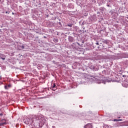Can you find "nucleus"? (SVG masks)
Returning a JSON list of instances; mask_svg holds the SVG:
<instances>
[{"label":"nucleus","instance_id":"f257e3e1","mask_svg":"<svg viewBox=\"0 0 128 128\" xmlns=\"http://www.w3.org/2000/svg\"><path fill=\"white\" fill-rule=\"evenodd\" d=\"M39 120L40 117H38V116L32 115L31 118L24 119V122H25L26 124L32 125L34 124V120Z\"/></svg>","mask_w":128,"mask_h":128},{"label":"nucleus","instance_id":"f03ea898","mask_svg":"<svg viewBox=\"0 0 128 128\" xmlns=\"http://www.w3.org/2000/svg\"><path fill=\"white\" fill-rule=\"evenodd\" d=\"M91 68L92 70H95V71L98 70H100V68L96 65L91 66Z\"/></svg>","mask_w":128,"mask_h":128},{"label":"nucleus","instance_id":"7ed1b4c3","mask_svg":"<svg viewBox=\"0 0 128 128\" xmlns=\"http://www.w3.org/2000/svg\"><path fill=\"white\" fill-rule=\"evenodd\" d=\"M4 124H6V120L5 119L0 120V126H4Z\"/></svg>","mask_w":128,"mask_h":128},{"label":"nucleus","instance_id":"20e7f679","mask_svg":"<svg viewBox=\"0 0 128 128\" xmlns=\"http://www.w3.org/2000/svg\"><path fill=\"white\" fill-rule=\"evenodd\" d=\"M96 80L97 82V84H106V80H104V79H102L100 80H96Z\"/></svg>","mask_w":128,"mask_h":128},{"label":"nucleus","instance_id":"39448f33","mask_svg":"<svg viewBox=\"0 0 128 128\" xmlns=\"http://www.w3.org/2000/svg\"><path fill=\"white\" fill-rule=\"evenodd\" d=\"M68 40L70 42H74V38L72 36H70L68 38Z\"/></svg>","mask_w":128,"mask_h":128},{"label":"nucleus","instance_id":"423d86ee","mask_svg":"<svg viewBox=\"0 0 128 128\" xmlns=\"http://www.w3.org/2000/svg\"><path fill=\"white\" fill-rule=\"evenodd\" d=\"M84 128H92V124H88L84 126Z\"/></svg>","mask_w":128,"mask_h":128},{"label":"nucleus","instance_id":"0eeeda50","mask_svg":"<svg viewBox=\"0 0 128 128\" xmlns=\"http://www.w3.org/2000/svg\"><path fill=\"white\" fill-rule=\"evenodd\" d=\"M56 84H54L53 86H52V90H54V92L56 90V89H54V88H56Z\"/></svg>","mask_w":128,"mask_h":128},{"label":"nucleus","instance_id":"6e6552de","mask_svg":"<svg viewBox=\"0 0 128 128\" xmlns=\"http://www.w3.org/2000/svg\"><path fill=\"white\" fill-rule=\"evenodd\" d=\"M10 88V84H8V86H4L5 90H8V88Z\"/></svg>","mask_w":128,"mask_h":128},{"label":"nucleus","instance_id":"1a4fd4ad","mask_svg":"<svg viewBox=\"0 0 128 128\" xmlns=\"http://www.w3.org/2000/svg\"><path fill=\"white\" fill-rule=\"evenodd\" d=\"M48 56L49 57V58H46V60L48 62H50V60H52V58H50L51 55L49 54V55H48Z\"/></svg>","mask_w":128,"mask_h":128},{"label":"nucleus","instance_id":"9d476101","mask_svg":"<svg viewBox=\"0 0 128 128\" xmlns=\"http://www.w3.org/2000/svg\"><path fill=\"white\" fill-rule=\"evenodd\" d=\"M122 119H118V120L114 119V122H122Z\"/></svg>","mask_w":128,"mask_h":128},{"label":"nucleus","instance_id":"9b49d317","mask_svg":"<svg viewBox=\"0 0 128 128\" xmlns=\"http://www.w3.org/2000/svg\"><path fill=\"white\" fill-rule=\"evenodd\" d=\"M104 44H108V40H104Z\"/></svg>","mask_w":128,"mask_h":128},{"label":"nucleus","instance_id":"f8f14e48","mask_svg":"<svg viewBox=\"0 0 128 128\" xmlns=\"http://www.w3.org/2000/svg\"><path fill=\"white\" fill-rule=\"evenodd\" d=\"M67 26H70V28H72V24H68L66 25Z\"/></svg>","mask_w":128,"mask_h":128},{"label":"nucleus","instance_id":"ddd939ff","mask_svg":"<svg viewBox=\"0 0 128 128\" xmlns=\"http://www.w3.org/2000/svg\"><path fill=\"white\" fill-rule=\"evenodd\" d=\"M0 58H1V60H6V58L0 56Z\"/></svg>","mask_w":128,"mask_h":128},{"label":"nucleus","instance_id":"4468645a","mask_svg":"<svg viewBox=\"0 0 128 128\" xmlns=\"http://www.w3.org/2000/svg\"><path fill=\"white\" fill-rule=\"evenodd\" d=\"M54 42H58V40L56 38H54Z\"/></svg>","mask_w":128,"mask_h":128},{"label":"nucleus","instance_id":"2eb2a0df","mask_svg":"<svg viewBox=\"0 0 128 128\" xmlns=\"http://www.w3.org/2000/svg\"><path fill=\"white\" fill-rule=\"evenodd\" d=\"M20 48L24 49V46H20Z\"/></svg>","mask_w":128,"mask_h":128},{"label":"nucleus","instance_id":"dca6fc26","mask_svg":"<svg viewBox=\"0 0 128 128\" xmlns=\"http://www.w3.org/2000/svg\"><path fill=\"white\" fill-rule=\"evenodd\" d=\"M96 44V46H98L100 44H98V41H96V42L95 43Z\"/></svg>","mask_w":128,"mask_h":128},{"label":"nucleus","instance_id":"f3484780","mask_svg":"<svg viewBox=\"0 0 128 128\" xmlns=\"http://www.w3.org/2000/svg\"><path fill=\"white\" fill-rule=\"evenodd\" d=\"M10 11L6 12V14H10Z\"/></svg>","mask_w":128,"mask_h":128},{"label":"nucleus","instance_id":"a211bd4d","mask_svg":"<svg viewBox=\"0 0 128 128\" xmlns=\"http://www.w3.org/2000/svg\"><path fill=\"white\" fill-rule=\"evenodd\" d=\"M4 116V114L2 113L0 114V116Z\"/></svg>","mask_w":128,"mask_h":128},{"label":"nucleus","instance_id":"6ab92c4d","mask_svg":"<svg viewBox=\"0 0 128 128\" xmlns=\"http://www.w3.org/2000/svg\"><path fill=\"white\" fill-rule=\"evenodd\" d=\"M52 128H56V126H52Z\"/></svg>","mask_w":128,"mask_h":128},{"label":"nucleus","instance_id":"aec40b11","mask_svg":"<svg viewBox=\"0 0 128 128\" xmlns=\"http://www.w3.org/2000/svg\"><path fill=\"white\" fill-rule=\"evenodd\" d=\"M77 44H78V46H80V44H78V42H77Z\"/></svg>","mask_w":128,"mask_h":128},{"label":"nucleus","instance_id":"412c9836","mask_svg":"<svg viewBox=\"0 0 128 128\" xmlns=\"http://www.w3.org/2000/svg\"><path fill=\"white\" fill-rule=\"evenodd\" d=\"M2 0H0V4H2Z\"/></svg>","mask_w":128,"mask_h":128},{"label":"nucleus","instance_id":"4be33fe9","mask_svg":"<svg viewBox=\"0 0 128 128\" xmlns=\"http://www.w3.org/2000/svg\"><path fill=\"white\" fill-rule=\"evenodd\" d=\"M107 6L110 7V4H107Z\"/></svg>","mask_w":128,"mask_h":128},{"label":"nucleus","instance_id":"5701e85b","mask_svg":"<svg viewBox=\"0 0 128 128\" xmlns=\"http://www.w3.org/2000/svg\"><path fill=\"white\" fill-rule=\"evenodd\" d=\"M56 62V61L54 60L53 63L54 64Z\"/></svg>","mask_w":128,"mask_h":128},{"label":"nucleus","instance_id":"b1692460","mask_svg":"<svg viewBox=\"0 0 128 128\" xmlns=\"http://www.w3.org/2000/svg\"><path fill=\"white\" fill-rule=\"evenodd\" d=\"M100 10H102V8H100Z\"/></svg>","mask_w":128,"mask_h":128},{"label":"nucleus","instance_id":"393cba45","mask_svg":"<svg viewBox=\"0 0 128 128\" xmlns=\"http://www.w3.org/2000/svg\"><path fill=\"white\" fill-rule=\"evenodd\" d=\"M12 14H14V12H12Z\"/></svg>","mask_w":128,"mask_h":128},{"label":"nucleus","instance_id":"a878e982","mask_svg":"<svg viewBox=\"0 0 128 128\" xmlns=\"http://www.w3.org/2000/svg\"><path fill=\"white\" fill-rule=\"evenodd\" d=\"M44 38H46V36H44Z\"/></svg>","mask_w":128,"mask_h":128},{"label":"nucleus","instance_id":"bb28decb","mask_svg":"<svg viewBox=\"0 0 128 128\" xmlns=\"http://www.w3.org/2000/svg\"><path fill=\"white\" fill-rule=\"evenodd\" d=\"M104 72H106V70H104Z\"/></svg>","mask_w":128,"mask_h":128},{"label":"nucleus","instance_id":"cd10ccee","mask_svg":"<svg viewBox=\"0 0 128 128\" xmlns=\"http://www.w3.org/2000/svg\"><path fill=\"white\" fill-rule=\"evenodd\" d=\"M96 78H94V79Z\"/></svg>","mask_w":128,"mask_h":128}]
</instances>
